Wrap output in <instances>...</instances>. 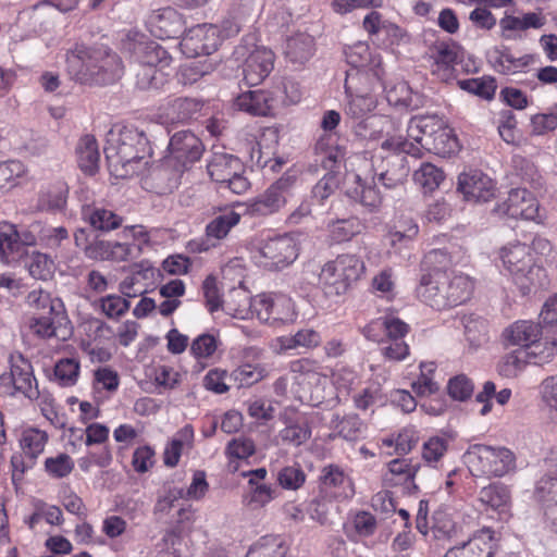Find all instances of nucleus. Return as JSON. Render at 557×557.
I'll return each instance as SVG.
<instances>
[{
  "label": "nucleus",
  "instance_id": "obj_1",
  "mask_svg": "<svg viewBox=\"0 0 557 557\" xmlns=\"http://www.w3.org/2000/svg\"><path fill=\"white\" fill-rule=\"evenodd\" d=\"M66 69L72 79L88 85L113 84L124 74L120 55L103 45L76 44L66 53Z\"/></svg>",
  "mask_w": 557,
  "mask_h": 557
},
{
  "label": "nucleus",
  "instance_id": "obj_2",
  "mask_svg": "<svg viewBox=\"0 0 557 557\" xmlns=\"http://www.w3.org/2000/svg\"><path fill=\"white\" fill-rule=\"evenodd\" d=\"M103 150L108 169L117 178H126L137 173L139 163L150 153L145 132L133 125L111 128Z\"/></svg>",
  "mask_w": 557,
  "mask_h": 557
},
{
  "label": "nucleus",
  "instance_id": "obj_3",
  "mask_svg": "<svg viewBox=\"0 0 557 557\" xmlns=\"http://www.w3.org/2000/svg\"><path fill=\"white\" fill-rule=\"evenodd\" d=\"M473 283L465 274L433 269L422 275L417 287L419 298L436 310H445L466 302Z\"/></svg>",
  "mask_w": 557,
  "mask_h": 557
},
{
  "label": "nucleus",
  "instance_id": "obj_4",
  "mask_svg": "<svg viewBox=\"0 0 557 557\" xmlns=\"http://www.w3.org/2000/svg\"><path fill=\"white\" fill-rule=\"evenodd\" d=\"M407 156L421 157V148L401 136L382 141L380 153L373 157L372 169L384 187L395 188L407 181L410 172Z\"/></svg>",
  "mask_w": 557,
  "mask_h": 557
},
{
  "label": "nucleus",
  "instance_id": "obj_5",
  "mask_svg": "<svg viewBox=\"0 0 557 557\" xmlns=\"http://www.w3.org/2000/svg\"><path fill=\"white\" fill-rule=\"evenodd\" d=\"M499 253L504 267L523 296L548 286L546 270L536 263L532 249L528 245L516 243L505 246Z\"/></svg>",
  "mask_w": 557,
  "mask_h": 557
},
{
  "label": "nucleus",
  "instance_id": "obj_6",
  "mask_svg": "<svg viewBox=\"0 0 557 557\" xmlns=\"http://www.w3.org/2000/svg\"><path fill=\"white\" fill-rule=\"evenodd\" d=\"M363 272L364 263L359 257L343 253L323 265L319 282L325 296H342L360 278Z\"/></svg>",
  "mask_w": 557,
  "mask_h": 557
},
{
  "label": "nucleus",
  "instance_id": "obj_7",
  "mask_svg": "<svg viewBox=\"0 0 557 557\" xmlns=\"http://www.w3.org/2000/svg\"><path fill=\"white\" fill-rule=\"evenodd\" d=\"M465 458L474 476L502 478L516 469V456L506 447L474 444Z\"/></svg>",
  "mask_w": 557,
  "mask_h": 557
},
{
  "label": "nucleus",
  "instance_id": "obj_8",
  "mask_svg": "<svg viewBox=\"0 0 557 557\" xmlns=\"http://www.w3.org/2000/svg\"><path fill=\"white\" fill-rule=\"evenodd\" d=\"M210 177L220 188L230 189L242 195L250 187V182L244 176L245 166L239 158L225 152H215L207 165Z\"/></svg>",
  "mask_w": 557,
  "mask_h": 557
},
{
  "label": "nucleus",
  "instance_id": "obj_9",
  "mask_svg": "<svg viewBox=\"0 0 557 557\" xmlns=\"http://www.w3.org/2000/svg\"><path fill=\"white\" fill-rule=\"evenodd\" d=\"M298 256L294 238L287 234L263 239L253 253L255 263L268 271H280L292 264Z\"/></svg>",
  "mask_w": 557,
  "mask_h": 557
},
{
  "label": "nucleus",
  "instance_id": "obj_10",
  "mask_svg": "<svg viewBox=\"0 0 557 557\" xmlns=\"http://www.w3.org/2000/svg\"><path fill=\"white\" fill-rule=\"evenodd\" d=\"M170 156L164 166L172 168L176 176H180L191 164L198 161L205 150L201 140L190 131L176 132L170 139Z\"/></svg>",
  "mask_w": 557,
  "mask_h": 557
},
{
  "label": "nucleus",
  "instance_id": "obj_11",
  "mask_svg": "<svg viewBox=\"0 0 557 557\" xmlns=\"http://www.w3.org/2000/svg\"><path fill=\"white\" fill-rule=\"evenodd\" d=\"M294 183L295 177L293 175L284 174L270 185L263 194L250 202L237 203L236 207L244 210V213L250 216H267L273 214L285 206Z\"/></svg>",
  "mask_w": 557,
  "mask_h": 557
},
{
  "label": "nucleus",
  "instance_id": "obj_12",
  "mask_svg": "<svg viewBox=\"0 0 557 557\" xmlns=\"http://www.w3.org/2000/svg\"><path fill=\"white\" fill-rule=\"evenodd\" d=\"M123 46L133 62L156 69L159 66L162 70L172 62V57L160 44L150 40L143 34L128 33Z\"/></svg>",
  "mask_w": 557,
  "mask_h": 557
},
{
  "label": "nucleus",
  "instance_id": "obj_13",
  "mask_svg": "<svg viewBox=\"0 0 557 557\" xmlns=\"http://www.w3.org/2000/svg\"><path fill=\"white\" fill-rule=\"evenodd\" d=\"M34 246V235L30 232V223L15 224L9 221H0V261L11 263L20 259L25 248Z\"/></svg>",
  "mask_w": 557,
  "mask_h": 557
},
{
  "label": "nucleus",
  "instance_id": "obj_14",
  "mask_svg": "<svg viewBox=\"0 0 557 557\" xmlns=\"http://www.w3.org/2000/svg\"><path fill=\"white\" fill-rule=\"evenodd\" d=\"M320 497L329 500H346L355 495V485L350 475L337 463L322 467L319 475Z\"/></svg>",
  "mask_w": 557,
  "mask_h": 557
},
{
  "label": "nucleus",
  "instance_id": "obj_15",
  "mask_svg": "<svg viewBox=\"0 0 557 557\" xmlns=\"http://www.w3.org/2000/svg\"><path fill=\"white\" fill-rule=\"evenodd\" d=\"M237 209L236 206L219 208V213L206 225V238L193 242L194 250L207 251L211 247H215L218 242L226 238L230 231L240 222L242 215L245 214L244 210L238 211Z\"/></svg>",
  "mask_w": 557,
  "mask_h": 557
},
{
  "label": "nucleus",
  "instance_id": "obj_16",
  "mask_svg": "<svg viewBox=\"0 0 557 557\" xmlns=\"http://www.w3.org/2000/svg\"><path fill=\"white\" fill-rule=\"evenodd\" d=\"M432 73L442 81L454 77L455 66L461 61V48L454 40H436L428 50Z\"/></svg>",
  "mask_w": 557,
  "mask_h": 557
},
{
  "label": "nucleus",
  "instance_id": "obj_17",
  "mask_svg": "<svg viewBox=\"0 0 557 557\" xmlns=\"http://www.w3.org/2000/svg\"><path fill=\"white\" fill-rule=\"evenodd\" d=\"M539 202L533 194L525 188H513L507 199L497 206L496 211L511 219L536 221L539 219Z\"/></svg>",
  "mask_w": 557,
  "mask_h": 557
},
{
  "label": "nucleus",
  "instance_id": "obj_18",
  "mask_svg": "<svg viewBox=\"0 0 557 557\" xmlns=\"http://www.w3.org/2000/svg\"><path fill=\"white\" fill-rule=\"evenodd\" d=\"M414 119L425 137V145L432 146L438 153L454 151L457 140L450 136V131L443 119L437 115H421Z\"/></svg>",
  "mask_w": 557,
  "mask_h": 557
},
{
  "label": "nucleus",
  "instance_id": "obj_19",
  "mask_svg": "<svg viewBox=\"0 0 557 557\" xmlns=\"http://www.w3.org/2000/svg\"><path fill=\"white\" fill-rule=\"evenodd\" d=\"M457 190L468 201L486 202L494 197L495 186L486 174L472 170L459 174Z\"/></svg>",
  "mask_w": 557,
  "mask_h": 557
},
{
  "label": "nucleus",
  "instance_id": "obj_20",
  "mask_svg": "<svg viewBox=\"0 0 557 557\" xmlns=\"http://www.w3.org/2000/svg\"><path fill=\"white\" fill-rule=\"evenodd\" d=\"M278 98H274L273 89L270 90H248L238 95L234 106L251 115H273L278 109Z\"/></svg>",
  "mask_w": 557,
  "mask_h": 557
},
{
  "label": "nucleus",
  "instance_id": "obj_21",
  "mask_svg": "<svg viewBox=\"0 0 557 557\" xmlns=\"http://www.w3.org/2000/svg\"><path fill=\"white\" fill-rule=\"evenodd\" d=\"M148 24L151 33L159 38H174L186 30L183 15L172 7L152 11Z\"/></svg>",
  "mask_w": 557,
  "mask_h": 557
},
{
  "label": "nucleus",
  "instance_id": "obj_22",
  "mask_svg": "<svg viewBox=\"0 0 557 557\" xmlns=\"http://www.w3.org/2000/svg\"><path fill=\"white\" fill-rule=\"evenodd\" d=\"M11 380L14 392L21 393L28 399H37L40 395L34 376L32 363L21 354L10 356Z\"/></svg>",
  "mask_w": 557,
  "mask_h": 557
},
{
  "label": "nucleus",
  "instance_id": "obj_23",
  "mask_svg": "<svg viewBox=\"0 0 557 557\" xmlns=\"http://www.w3.org/2000/svg\"><path fill=\"white\" fill-rule=\"evenodd\" d=\"M382 72L379 62L371 67L347 71L344 84L345 92L372 95L383 87Z\"/></svg>",
  "mask_w": 557,
  "mask_h": 557
},
{
  "label": "nucleus",
  "instance_id": "obj_24",
  "mask_svg": "<svg viewBox=\"0 0 557 557\" xmlns=\"http://www.w3.org/2000/svg\"><path fill=\"white\" fill-rule=\"evenodd\" d=\"M493 534L491 529L484 528L467 541H457L447 550L455 553L456 557H493Z\"/></svg>",
  "mask_w": 557,
  "mask_h": 557
},
{
  "label": "nucleus",
  "instance_id": "obj_25",
  "mask_svg": "<svg viewBox=\"0 0 557 557\" xmlns=\"http://www.w3.org/2000/svg\"><path fill=\"white\" fill-rule=\"evenodd\" d=\"M274 67V53L265 47H257L246 58L244 78L248 85L260 84Z\"/></svg>",
  "mask_w": 557,
  "mask_h": 557
},
{
  "label": "nucleus",
  "instance_id": "obj_26",
  "mask_svg": "<svg viewBox=\"0 0 557 557\" xmlns=\"http://www.w3.org/2000/svg\"><path fill=\"white\" fill-rule=\"evenodd\" d=\"M219 27L213 24H200L187 30L184 45L193 46L196 54H211L221 45Z\"/></svg>",
  "mask_w": 557,
  "mask_h": 557
},
{
  "label": "nucleus",
  "instance_id": "obj_27",
  "mask_svg": "<svg viewBox=\"0 0 557 557\" xmlns=\"http://www.w3.org/2000/svg\"><path fill=\"white\" fill-rule=\"evenodd\" d=\"M409 325L395 315H384L370 322L363 329V335L373 342H381L383 333L391 341H404Z\"/></svg>",
  "mask_w": 557,
  "mask_h": 557
},
{
  "label": "nucleus",
  "instance_id": "obj_28",
  "mask_svg": "<svg viewBox=\"0 0 557 557\" xmlns=\"http://www.w3.org/2000/svg\"><path fill=\"white\" fill-rule=\"evenodd\" d=\"M541 335L542 329L540 324L528 320L516 321L503 332L506 346H518L524 349H529L535 344Z\"/></svg>",
  "mask_w": 557,
  "mask_h": 557
},
{
  "label": "nucleus",
  "instance_id": "obj_29",
  "mask_svg": "<svg viewBox=\"0 0 557 557\" xmlns=\"http://www.w3.org/2000/svg\"><path fill=\"white\" fill-rule=\"evenodd\" d=\"M244 305L234 310V317L246 318L249 310L256 313L260 321L268 322L269 320H277V299L271 294H261L250 299L248 296L243 295Z\"/></svg>",
  "mask_w": 557,
  "mask_h": 557
},
{
  "label": "nucleus",
  "instance_id": "obj_30",
  "mask_svg": "<svg viewBox=\"0 0 557 557\" xmlns=\"http://www.w3.org/2000/svg\"><path fill=\"white\" fill-rule=\"evenodd\" d=\"M82 220L89 224L94 231L107 233L122 226L123 216L114 211L98 205H85L82 207Z\"/></svg>",
  "mask_w": 557,
  "mask_h": 557
},
{
  "label": "nucleus",
  "instance_id": "obj_31",
  "mask_svg": "<svg viewBox=\"0 0 557 557\" xmlns=\"http://www.w3.org/2000/svg\"><path fill=\"white\" fill-rule=\"evenodd\" d=\"M346 195L351 201L361 205L369 212L375 211L382 201L380 193L374 186V177L371 182H368L356 175L354 186L347 188Z\"/></svg>",
  "mask_w": 557,
  "mask_h": 557
},
{
  "label": "nucleus",
  "instance_id": "obj_32",
  "mask_svg": "<svg viewBox=\"0 0 557 557\" xmlns=\"http://www.w3.org/2000/svg\"><path fill=\"white\" fill-rule=\"evenodd\" d=\"M132 232V236L138 243H120V242H111V256L110 261H127L129 259H135L141 253V245L149 244V236L147 231L143 226H132L129 228Z\"/></svg>",
  "mask_w": 557,
  "mask_h": 557
},
{
  "label": "nucleus",
  "instance_id": "obj_33",
  "mask_svg": "<svg viewBox=\"0 0 557 557\" xmlns=\"http://www.w3.org/2000/svg\"><path fill=\"white\" fill-rule=\"evenodd\" d=\"M203 103L195 98L181 97L172 100L165 108L166 120L172 123H186L196 120Z\"/></svg>",
  "mask_w": 557,
  "mask_h": 557
},
{
  "label": "nucleus",
  "instance_id": "obj_34",
  "mask_svg": "<svg viewBox=\"0 0 557 557\" xmlns=\"http://www.w3.org/2000/svg\"><path fill=\"white\" fill-rule=\"evenodd\" d=\"M30 223V232L34 235V246L41 245L49 249L61 247L63 242L69 240V231L64 226H49L39 220Z\"/></svg>",
  "mask_w": 557,
  "mask_h": 557
},
{
  "label": "nucleus",
  "instance_id": "obj_35",
  "mask_svg": "<svg viewBox=\"0 0 557 557\" xmlns=\"http://www.w3.org/2000/svg\"><path fill=\"white\" fill-rule=\"evenodd\" d=\"M78 168L88 175H94L99 169L100 152L96 138L83 136L76 146Z\"/></svg>",
  "mask_w": 557,
  "mask_h": 557
},
{
  "label": "nucleus",
  "instance_id": "obj_36",
  "mask_svg": "<svg viewBox=\"0 0 557 557\" xmlns=\"http://www.w3.org/2000/svg\"><path fill=\"white\" fill-rule=\"evenodd\" d=\"M133 272L125 277L120 284V290L126 297H136L146 292V289L137 288L136 285L143 281L152 280L159 270L156 269L148 260H144L134 264Z\"/></svg>",
  "mask_w": 557,
  "mask_h": 557
},
{
  "label": "nucleus",
  "instance_id": "obj_37",
  "mask_svg": "<svg viewBox=\"0 0 557 557\" xmlns=\"http://www.w3.org/2000/svg\"><path fill=\"white\" fill-rule=\"evenodd\" d=\"M364 228L358 218L338 219L327 223V238L331 244H342L351 240Z\"/></svg>",
  "mask_w": 557,
  "mask_h": 557
},
{
  "label": "nucleus",
  "instance_id": "obj_38",
  "mask_svg": "<svg viewBox=\"0 0 557 557\" xmlns=\"http://www.w3.org/2000/svg\"><path fill=\"white\" fill-rule=\"evenodd\" d=\"M478 502L485 510L502 511L510 503V491L505 484L494 482L479 491Z\"/></svg>",
  "mask_w": 557,
  "mask_h": 557
},
{
  "label": "nucleus",
  "instance_id": "obj_39",
  "mask_svg": "<svg viewBox=\"0 0 557 557\" xmlns=\"http://www.w3.org/2000/svg\"><path fill=\"white\" fill-rule=\"evenodd\" d=\"M67 322L60 324L55 318V314L41 315L33 318L30 321V329L37 336L41 338L57 337L66 339L71 335V329L67 327Z\"/></svg>",
  "mask_w": 557,
  "mask_h": 557
},
{
  "label": "nucleus",
  "instance_id": "obj_40",
  "mask_svg": "<svg viewBox=\"0 0 557 557\" xmlns=\"http://www.w3.org/2000/svg\"><path fill=\"white\" fill-rule=\"evenodd\" d=\"M132 71L135 84L141 90L159 89L166 82V75L162 69L147 66L132 61Z\"/></svg>",
  "mask_w": 557,
  "mask_h": 557
},
{
  "label": "nucleus",
  "instance_id": "obj_41",
  "mask_svg": "<svg viewBox=\"0 0 557 557\" xmlns=\"http://www.w3.org/2000/svg\"><path fill=\"white\" fill-rule=\"evenodd\" d=\"M312 51L313 38L308 34L299 33L286 40L285 55L293 63H305L312 55Z\"/></svg>",
  "mask_w": 557,
  "mask_h": 557
},
{
  "label": "nucleus",
  "instance_id": "obj_42",
  "mask_svg": "<svg viewBox=\"0 0 557 557\" xmlns=\"http://www.w3.org/2000/svg\"><path fill=\"white\" fill-rule=\"evenodd\" d=\"M386 92V100L391 106L412 111L419 108L418 96L414 95L406 82H398L387 88L384 84L381 88Z\"/></svg>",
  "mask_w": 557,
  "mask_h": 557
},
{
  "label": "nucleus",
  "instance_id": "obj_43",
  "mask_svg": "<svg viewBox=\"0 0 557 557\" xmlns=\"http://www.w3.org/2000/svg\"><path fill=\"white\" fill-rule=\"evenodd\" d=\"M444 180V171L429 162L422 163L420 168L413 172V181L424 194L437 189Z\"/></svg>",
  "mask_w": 557,
  "mask_h": 557
},
{
  "label": "nucleus",
  "instance_id": "obj_44",
  "mask_svg": "<svg viewBox=\"0 0 557 557\" xmlns=\"http://www.w3.org/2000/svg\"><path fill=\"white\" fill-rule=\"evenodd\" d=\"M545 16L540 11L529 12L523 14L522 16L505 14V16L500 18L499 25L504 32H513L527 30L530 28L539 29L545 25Z\"/></svg>",
  "mask_w": 557,
  "mask_h": 557
},
{
  "label": "nucleus",
  "instance_id": "obj_45",
  "mask_svg": "<svg viewBox=\"0 0 557 557\" xmlns=\"http://www.w3.org/2000/svg\"><path fill=\"white\" fill-rule=\"evenodd\" d=\"M26 301L32 308L37 310H48L49 314H55L60 324H62V322H67L65 312L62 310V304L59 300H52L50 294L47 292L42 289H34L28 293Z\"/></svg>",
  "mask_w": 557,
  "mask_h": 557
},
{
  "label": "nucleus",
  "instance_id": "obj_46",
  "mask_svg": "<svg viewBox=\"0 0 557 557\" xmlns=\"http://www.w3.org/2000/svg\"><path fill=\"white\" fill-rule=\"evenodd\" d=\"M268 374L267 368L261 363H244L230 374V379L237 383V387L240 388L260 382L267 377Z\"/></svg>",
  "mask_w": 557,
  "mask_h": 557
},
{
  "label": "nucleus",
  "instance_id": "obj_47",
  "mask_svg": "<svg viewBox=\"0 0 557 557\" xmlns=\"http://www.w3.org/2000/svg\"><path fill=\"white\" fill-rule=\"evenodd\" d=\"M194 438V430L190 425H185L176 436L169 443L164 450V463L168 467H175L185 446L190 447Z\"/></svg>",
  "mask_w": 557,
  "mask_h": 557
},
{
  "label": "nucleus",
  "instance_id": "obj_48",
  "mask_svg": "<svg viewBox=\"0 0 557 557\" xmlns=\"http://www.w3.org/2000/svg\"><path fill=\"white\" fill-rule=\"evenodd\" d=\"M47 441L46 432L38 429H27L23 431L20 444L24 455L34 461L44 451Z\"/></svg>",
  "mask_w": 557,
  "mask_h": 557
},
{
  "label": "nucleus",
  "instance_id": "obj_49",
  "mask_svg": "<svg viewBox=\"0 0 557 557\" xmlns=\"http://www.w3.org/2000/svg\"><path fill=\"white\" fill-rule=\"evenodd\" d=\"M346 96L345 112L352 119H362L376 107V99L372 95L349 92Z\"/></svg>",
  "mask_w": 557,
  "mask_h": 557
},
{
  "label": "nucleus",
  "instance_id": "obj_50",
  "mask_svg": "<svg viewBox=\"0 0 557 557\" xmlns=\"http://www.w3.org/2000/svg\"><path fill=\"white\" fill-rule=\"evenodd\" d=\"M29 275L36 280L47 281L54 273V261L47 253L33 251L26 263Z\"/></svg>",
  "mask_w": 557,
  "mask_h": 557
},
{
  "label": "nucleus",
  "instance_id": "obj_51",
  "mask_svg": "<svg viewBox=\"0 0 557 557\" xmlns=\"http://www.w3.org/2000/svg\"><path fill=\"white\" fill-rule=\"evenodd\" d=\"M285 553L283 541L278 536L268 535L252 545L246 557H284Z\"/></svg>",
  "mask_w": 557,
  "mask_h": 557
},
{
  "label": "nucleus",
  "instance_id": "obj_52",
  "mask_svg": "<svg viewBox=\"0 0 557 557\" xmlns=\"http://www.w3.org/2000/svg\"><path fill=\"white\" fill-rule=\"evenodd\" d=\"M332 428L346 441H356L362 430V422L357 414L339 417L334 414L331 420Z\"/></svg>",
  "mask_w": 557,
  "mask_h": 557
},
{
  "label": "nucleus",
  "instance_id": "obj_53",
  "mask_svg": "<svg viewBox=\"0 0 557 557\" xmlns=\"http://www.w3.org/2000/svg\"><path fill=\"white\" fill-rule=\"evenodd\" d=\"M310 436L311 429L305 420L289 421L280 432V437L284 443L296 447L306 443Z\"/></svg>",
  "mask_w": 557,
  "mask_h": 557
},
{
  "label": "nucleus",
  "instance_id": "obj_54",
  "mask_svg": "<svg viewBox=\"0 0 557 557\" xmlns=\"http://www.w3.org/2000/svg\"><path fill=\"white\" fill-rule=\"evenodd\" d=\"M79 362L74 358L60 359L54 366L55 381L63 387L73 386L79 376Z\"/></svg>",
  "mask_w": 557,
  "mask_h": 557
},
{
  "label": "nucleus",
  "instance_id": "obj_55",
  "mask_svg": "<svg viewBox=\"0 0 557 557\" xmlns=\"http://www.w3.org/2000/svg\"><path fill=\"white\" fill-rule=\"evenodd\" d=\"M458 85L462 90L487 100L494 97L497 87L495 79L490 76L459 81Z\"/></svg>",
  "mask_w": 557,
  "mask_h": 557
},
{
  "label": "nucleus",
  "instance_id": "obj_56",
  "mask_svg": "<svg viewBox=\"0 0 557 557\" xmlns=\"http://www.w3.org/2000/svg\"><path fill=\"white\" fill-rule=\"evenodd\" d=\"M535 497L542 504L543 510L557 507V476H543L535 486Z\"/></svg>",
  "mask_w": 557,
  "mask_h": 557
},
{
  "label": "nucleus",
  "instance_id": "obj_57",
  "mask_svg": "<svg viewBox=\"0 0 557 557\" xmlns=\"http://www.w3.org/2000/svg\"><path fill=\"white\" fill-rule=\"evenodd\" d=\"M274 98H278V109L285 106L295 104L301 98L299 84L293 79L282 78L273 88Z\"/></svg>",
  "mask_w": 557,
  "mask_h": 557
},
{
  "label": "nucleus",
  "instance_id": "obj_58",
  "mask_svg": "<svg viewBox=\"0 0 557 557\" xmlns=\"http://www.w3.org/2000/svg\"><path fill=\"white\" fill-rule=\"evenodd\" d=\"M347 63L351 70H360L375 65L368 45L359 42L345 50Z\"/></svg>",
  "mask_w": 557,
  "mask_h": 557
},
{
  "label": "nucleus",
  "instance_id": "obj_59",
  "mask_svg": "<svg viewBox=\"0 0 557 557\" xmlns=\"http://www.w3.org/2000/svg\"><path fill=\"white\" fill-rule=\"evenodd\" d=\"M525 350H516L506 355L498 364V372L505 377H516L527 364Z\"/></svg>",
  "mask_w": 557,
  "mask_h": 557
},
{
  "label": "nucleus",
  "instance_id": "obj_60",
  "mask_svg": "<svg viewBox=\"0 0 557 557\" xmlns=\"http://www.w3.org/2000/svg\"><path fill=\"white\" fill-rule=\"evenodd\" d=\"M419 232L417 223L412 220H406L395 225L387 234V239L392 246L407 245L408 242L412 240Z\"/></svg>",
  "mask_w": 557,
  "mask_h": 557
},
{
  "label": "nucleus",
  "instance_id": "obj_61",
  "mask_svg": "<svg viewBox=\"0 0 557 557\" xmlns=\"http://www.w3.org/2000/svg\"><path fill=\"white\" fill-rule=\"evenodd\" d=\"M277 482L285 490L296 491L306 482V473L299 466H287L277 473Z\"/></svg>",
  "mask_w": 557,
  "mask_h": 557
},
{
  "label": "nucleus",
  "instance_id": "obj_62",
  "mask_svg": "<svg viewBox=\"0 0 557 557\" xmlns=\"http://www.w3.org/2000/svg\"><path fill=\"white\" fill-rule=\"evenodd\" d=\"M45 469L50 476L62 479L73 471L74 461L67 454H59L46 459Z\"/></svg>",
  "mask_w": 557,
  "mask_h": 557
},
{
  "label": "nucleus",
  "instance_id": "obj_63",
  "mask_svg": "<svg viewBox=\"0 0 557 557\" xmlns=\"http://www.w3.org/2000/svg\"><path fill=\"white\" fill-rule=\"evenodd\" d=\"M557 354V342H545L533 344L528 350H525V357L533 359L534 364H545L553 360Z\"/></svg>",
  "mask_w": 557,
  "mask_h": 557
},
{
  "label": "nucleus",
  "instance_id": "obj_64",
  "mask_svg": "<svg viewBox=\"0 0 557 557\" xmlns=\"http://www.w3.org/2000/svg\"><path fill=\"white\" fill-rule=\"evenodd\" d=\"M473 383L465 374L451 377L447 385L449 396L459 401L470 398L473 393Z\"/></svg>",
  "mask_w": 557,
  "mask_h": 557
}]
</instances>
